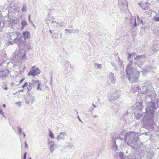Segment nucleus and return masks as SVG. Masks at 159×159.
I'll use <instances>...</instances> for the list:
<instances>
[{"mask_svg":"<svg viewBox=\"0 0 159 159\" xmlns=\"http://www.w3.org/2000/svg\"><path fill=\"white\" fill-rule=\"evenodd\" d=\"M126 73L129 81L132 83L136 82L140 75L139 71L137 70L136 68L133 67L132 61L130 62L127 65Z\"/></svg>","mask_w":159,"mask_h":159,"instance_id":"f257e3e1","label":"nucleus"},{"mask_svg":"<svg viewBox=\"0 0 159 159\" xmlns=\"http://www.w3.org/2000/svg\"><path fill=\"white\" fill-rule=\"evenodd\" d=\"M154 102H149L146 109V112L145 113L144 119L149 120L152 123L153 122V119L155 110L156 108L155 107V103Z\"/></svg>","mask_w":159,"mask_h":159,"instance_id":"f03ea898","label":"nucleus"},{"mask_svg":"<svg viewBox=\"0 0 159 159\" xmlns=\"http://www.w3.org/2000/svg\"><path fill=\"white\" fill-rule=\"evenodd\" d=\"M19 34L17 33H9L8 36L10 40H12V42H13L12 44L16 43L17 44L21 49H22L23 47H25L24 45V43L21 39H17V37Z\"/></svg>","mask_w":159,"mask_h":159,"instance_id":"7ed1b4c3","label":"nucleus"},{"mask_svg":"<svg viewBox=\"0 0 159 159\" xmlns=\"http://www.w3.org/2000/svg\"><path fill=\"white\" fill-rule=\"evenodd\" d=\"M138 136L134 132H130L126 133L124 140L125 143L128 145H129L133 142L134 140H137Z\"/></svg>","mask_w":159,"mask_h":159,"instance_id":"20e7f679","label":"nucleus"},{"mask_svg":"<svg viewBox=\"0 0 159 159\" xmlns=\"http://www.w3.org/2000/svg\"><path fill=\"white\" fill-rule=\"evenodd\" d=\"M24 45H25V47H23L22 49L18 47V48H16V52H17L19 55H20V54H23L21 57L22 59L25 60L26 58L25 55L26 52L28 51L30 48L28 45L25 44L24 43Z\"/></svg>","mask_w":159,"mask_h":159,"instance_id":"39448f33","label":"nucleus"},{"mask_svg":"<svg viewBox=\"0 0 159 159\" xmlns=\"http://www.w3.org/2000/svg\"><path fill=\"white\" fill-rule=\"evenodd\" d=\"M18 6V3H15L14 2H11L10 5V9L9 10L8 15L11 16V15L12 17H14L15 14L16 13V9Z\"/></svg>","mask_w":159,"mask_h":159,"instance_id":"423d86ee","label":"nucleus"},{"mask_svg":"<svg viewBox=\"0 0 159 159\" xmlns=\"http://www.w3.org/2000/svg\"><path fill=\"white\" fill-rule=\"evenodd\" d=\"M142 88L141 90V88H140L139 86L137 87V89L138 90H140V92L144 94L147 92V93L148 96L150 97L151 99H152L153 97L155 96V92L153 90L148 91V87L145 86L142 87Z\"/></svg>","mask_w":159,"mask_h":159,"instance_id":"0eeeda50","label":"nucleus"},{"mask_svg":"<svg viewBox=\"0 0 159 159\" xmlns=\"http://www.w3.org/2000/svg\"><path fill=\"white\" fill-rule=\"evenodd\" d=\"M146 57L145 55H138L135 57L134 60V64H137V66L141 68V65L143 64V61L145 60Z\"/></svg>","mask_w":159,"mask_h":159,"instance_id":"6e6552de","label":"nucleus"},{"mask_svg":"<svg viewBox=\"0 0 159 159\" xmlns=\"http://www.w3.org/2000/svg\"><path fill=\"white\" fill-rule=\"evenodd\" d=\"M119 93L116 91L110 92L107 95L108 100L110 102H112L118 99L119 97Z\"/></svg>","mask_w":159,"mask_h":159,"instance_id":"1a4fd4ad","label":"nucleus"},{"mask_svg":"<svg viewBox=\"0 0 159 159\" xmlns=\"http://www.w3.org/2000/svg\"><path fill=\"white\" fill-rule=\"evenodd\" d=\"M34 67L35 66H34L31 68L30 72L28 73V75H32L34 77L36 75L40 74V70L37 67L36 69H34Z\"/></svg>","mask_w":159,"mask_h":159,"instance_id":"9d476101","label":"nucleus"},{"mask_svg":"<svg viewBox=\"0 0 159 159\" xmlns=\"http://www.w3.org/2000/svg\"><path fill=\"white\" fill-rule=\"evenodd\" d=\"M118 7L120 9L123 10L127 6V0H118Z\"/></svg>","mask_w":159,"mask_h":159,"instance_id":"9b49d317","label":"nucleus"},{"mask_svg":"<svg viewBox=\"0 0 159 159\" xmlns=\"http://www.w3.org/2000/svg\"><path fill=\"white\" fill-rule=\"evenodd\" d=\"M67 136L66 132H61L57 136V139L59 141L64 140Z\"/></svg>","mask_w":159,"mask_h":159,"instance_id":"f8f14e48","label":"nucleus"},{"mask_svg":"<svg viewBox=\"0 0 159 159\" xmlns=\"http://www.w3.org/2000/svg\"><path fill=\"white\" fill-rule=\"evenodd\" d=\"M108 77L109 80L111 83L114 84L116 83V79L113 73L111 72H110L108 76Z\"/></svg>","mask_w":159,"mask_h":159,"instance_id":"ddd939ff","label":"nucleus"},{"mask_svg":"<svg viewBox=\"0 0 159 159\" xmlns=\"http://www.w3.org/2000/svg\"><path fill=\"white\" fill-rule=\"evenodd\" d=\"M48 143L49 145V149L51 152L52 153L55 150L54 147L55 143L51 140H49L48 141Z\"/></svg>","mask_w":159,"mask_h":159,"instance_id":"4468645a","label":"nucleus"},{"mask_svg":"<svg viewBox=\"0 0 159 159\" xmlns=\"http://www.w3.org/2000/svg\"><path fill=\"white\" fill-rule=\"evenodd\" d=\"M9 72L7 70H4L0 71V78H5L9 74Z\"/></svg>","mask_w":159,"mask_h":159,"instance_id":"2eb2a0df","label":"nucleus"},{"mask_svg":"<svg viewBox=\"0 0 159 159\" xmlns=\"http://www.w3.org/2000/svg\"><path fill=\"white\" fill-rule=\"evenodd\" d=\"M137 25L136 18L135 17H132L130 20V26L132 29L136 27Z\"/></svg>","mask_w":159,"mask_h":159,"instance_id":"dca6fc26","label":"nucleus"},{"mask_svg":"<svg viewBox=\"0 0 159 159\" xmlns=\"http://www.w3.org/2000/svg\"><path fill=\"white\" fill-rule=\"evenodd\" d=\"M65 31H66V34H69L71 33H78L79 32V30L78 29H70L68 30L66 29Z\"/></svg>","mask_w":159,"mask_h":159,"instance_id":"f3484780","label":"nucleus"},{"mask_svg":"<svg viewBox=\"0 0 159 159\" xmlns=\"http://www.w3.org/2000/svg\"><path fill=\"white\" fill-rule=\"evenodd\" d=\"M112 147L114 150L116 151L118 149V146L116 142V139H113L112 140Z\"/></svg>","mask_w":159,"mask_h":159,"instance_id":"a211bd4d","label":"nucleus"},{"mask_svg":"<svg viewBox=\"0 0 159 159\" xmlns=\"http://www.w3.org/2000/svg\"><path fill=\"white\" fill-rule=\"evenodd\" d=\"M145 115V113L143 114H140V113H138L135 116V117L136 118V119H139L141 118L142 117L143 119V120L144 121H146V120H145L144 119V117L143 116H144Z\"/></svg>","mask_w":159,"mask_h":159,"instance_id":"6ab92c4d","label":"nucleus"},{"mask_svg":"<svg viewBox=\"0 0 159 159\" xmlns=\"http://www.w3.org/2000/svg\"><path fill=\"white\" fill-rule=\"evenodd\" d=\"M25 39H28L30 38V33L28 31H26L23 33Z\"/></svg>","mask_w":159,"mask_h":159,"instance_id":"aec40b11","label":"nucleus"},{"mask_svg":"<svg viewBox=\"0 0 159 159\" xmlns=\"http://www.w3.org/2000/svg\"><path fill=\"white\" fill-rule=\"evenodd\" d=\"M11 16H12L11 15ZM15 16L14 17H12V19H11L9 21V22L10 24V25L11 26L14 25L16 24L17 23V21L16 20H14L13 18L15 17Z\"/></svg>","mask_w":159,"mask_h":159,"instance_id":"412c9836","label":"nucleus"},{"mask_svg":"<svg viewBox=\"0 0 159 159\" xmlns=\"http://www.w3.org/2000/svg\"><path fill=\"white\" fill-rule=\"evenodd\" d=\"M135 105V108L137 110H140L142 108V104L140 102L136 103Z\"/></svg>","mask_w":159,"mask_h":159,"instance_id":"4be33fe9","label":"nucleus"},{"mask_svg":"<svg viewBox=\"0 0 159 159\" xmlns=\"http://www.w3.org/2000/svg\"><path fill=\"white\" fill-rule=\"evenodd\" d=\"M150 5V3L146 2L143 6H141V7L144 10H147L149 8V7Z\"/></svg>","mask_w":159,"mask_h":159,"instance_id":"5701e85b","label":"nucleus"},{"mask_svg":"<svg viewBox=\"0 0 159 159\" xmlns=\"http://www.w3.org/2000/svg\"><path fill=\"white\" fill-rule=\"evenodd\" d=\"M27 10V7L26 4L25 3H23V7L21 11L23 12H26Z\"/></svg>","mask_w":159,"mask_h":159,"instance_id":"b1692460","label":"nucleus"},{"mask_svg":"<svg viewBox=\"0 0 159 159\" xmlns=\"http://www.w3.org/2000/svg\"><path fill=\"white\" fill-rule=\"evenodd\" d=\"M145 19V18L144 17H140V19L139 21L141 24L144 25L146 23Z\"/></svg>","mask_w":159,"mask_h":159,"instance_id":"393cba45","label":"nucleus"},{"mask_svg":"<svg viewBox=\"0 0 159 159\" xmlns=\"http://www.w3.org/2000/svg\"><path fill=\"white\" fill-rule=\"evenodd\" d=\"M153 20L155 22L159 21V17L156 14V15L153 17Z\"/></svg>","mask_w":159,"mask_h":159,"instance_id":"a878e982","label":"nucleus"},{"mask_svg":"<svg viewBox=\"0 0 159 159\" xmlns=\"http://www.w3.org/2000/svg\"><path fill=\"white\" fill-rule=\"evenodd\" d=\"M95 66L96 68H98L99 69H101V64H98V63H95Z\"/></svg>","mask_w":159,"mask_h":159,"instance_id":"bb28decb","label":"nucleus"},{"mask_svg":"<svg viewBox=\"0 0 159 159\" xmlns=\"http://www.w3.org/2000/svg\"><path fill=\"white\" fill-rule=\"evenodd\" d=\"M148 72L152 71L153 72V67L152 66H148L146 68Z\"/></svg>","mask_w":159,"mask_h":159,"instance_id":"cd10ccee","label":"nucleus"},{"mask_svg":"<svg viewBox=\"0 0 159 159\" xmlns=\"http://www.w3.org/2000/svg\"><path fill=\"white\" fill-rule=\"evenodd\" d=\"M49 137L52 139H54V135L52 132L51 131L49 130Z\"/></svg>","mask_w":159,"mask_h":159,"instance_id":"c85d7f7f","label":"nucleus"},{"mask_svg":"<svg viewBox=\"0 0 159 159\" xmlns=\"http://www.w3.org/2000/svg\"><path fill=\"white\" fill-rule=\"evenodd\" d=\"M27 24V23L26 21H23L21 22V25H22V28H23Z\"/></svg>","mask_w":159,"mask_h":159,"instance_id":"c756f323","label":"nucleus"},{"mask_svg":"<svg viewBox=\"0 0 159 159\" xmlns=\"http://www.w3.org/2000/svg\"><path fill=\"white\" fill-rule=\"evenodd\" d=\"M17 128L18 129V131L19 133V134L21 135V131L22 130V129L21 128L20 126L19 125L18 126Z\"/></svg>","mask_w":159,"mask_h":159,"instance_id":"7c9ffc66","label":"nucleus"},{"mask_svg":"<svg viewBox=\"0 0 159 159\" xmlns=\"http://www.w3.org/2000/svg\"><path fill=\"white\" fill-rule=\"evenodd\" d=\"M119 61L118 62V64L120 67H124V65L123 62L120 60V58L119 57Z\"/></svg>","mask_w":159,"mask_h":159,"instance_id":"2f4dec72","label":"nucleus"},{"mask_svg":"<svg viewBox=\"0 0 159 159\" xmlns=\"http://www.w3.org/2000/svg\"><path fill=\"white\" fill-rule=\"evenodd\" d=\"M35 101V98L34 97H32L30 100V101L31 104H32Z\"/></svg>","mask_w":159,"mask_h":159,"instance_id":"473e14b6","label":"nucleus"},{"mask_svg":"<svg viewBox=\"0 0 159 159\" xmlns=\"http://www.w3.org/2000/svg\"><path fill=\"white\" fill-rule=\"evenodd\" d=\"M124 153L122 152H120L119 153V157L121 159H123L124 157Z\"/></svg>","mask_w":159,"mask_h":159,"instance_id":"72a5a7b5","label":"nucleus"},{"mask_svg":"<svg viewBox=\"0 0 159 159\" xmlns=\"http://www.w3.org/2000/svg\"><path fill=\"white\" fill-rule=\"evenodd\" d=\"M32 82L34 83V84H38V83H40V82H39V80H33Z\"/></svg>","mask_w":159,"mask_h":159,"instance_id":"f704fd0d","label":"nucleus"},{"mask_svg":"<svg viewBox=\"0 0 159 159\" xmlns=\"http://www.w3.org/2000/svg\"><path fill=\"white\" fill-rule=\"evenodd\" d=\"M147 72H148L147 71V70L146 68L145 69H142V72L143 74L144 75L146 74Z\"/></svg>","mask_w":159,"mask_h":159,"instance_id":"c9c22d12","label":"nucleus"},{"mask_svg":"<svg viewBox=\"0 0 159 159\" xmlns=\"http://www.w3.org/2000/svg\"><path fill=\"white\" fill-rule=\"evenodd\" d=\"M4 25V22L3 21H0V28H2Z\"/></svg>","mask_w":159,"mask_h":159,"instance_id":"e433bc0d","label":"nucleus"},{"mask_svg":"<svg viewBox=\"0 0 159 159\" xmlns=\"http://www.w3.org/2000/svg\"><path fill=\"white\" fill-rule=\"evenodd\" d=\"M15 104L17 105L19 107H20L22 105L21 102L20 101L15 102Z\"/></svg>","mask_w":159,"mask_h":159,"instance_id":"4c0bfd02","label":"nucleus"},{"mask_svg":"<svg viewBox=\"0 0 159 159\" xmlns=\"http://www.w3.org/2000/svg\"><path fill=\"white\" fill-rule=\"evenodd\" d=\"M34 85V83L32 82V81H31L29 83V87L31 88Z\"/></svg>","mask_w":159,"mask_h":159,"instance_id":"58836bf2","label":"nucleus"},{"mask_svg":"<svg viewBox=\"0 0 159 159\" xmlns=\"http://www.w3.org/2000/svg\"><path fill=\"white\" fill-rule=\"evenodd\" d=\"M38 87H37V90H40V91L41 90V87H40V83H38Z\"/></svg>","mask_w":159,"mask_h":159,"instance_id":"ea45409f","label":"nucleus"},{"mask_svg":"<svg viewBox=\"0 0 159 159\" xmlns=\"http://www.w3.org/2000/svg\"><path fill=\"white\" fill-rule=\"evenodd\" d=\"M119 107V105H117L116 106H113V107L112 108L113 109H115L116 110H117V109H118V107Z\"/></svg>","mask_w":159,"mask_h":159,"instance_id":"a19ab883","label":"nucleus"},{"mask_svg":"<svg viewBox=\"0 0 159 159\" xmlns=\"http://www.w3.org/2000/svg\"><path fill=\"white\" fill-rule=\"evenodd\" d=\"M70 144L69 143H66V144L64 145V147L66 148H68L70 147Z\"/></svg>","mask_w":159,"mask_h":159,"instance_id":"79ce46f5","label":"nucleus"},{"mask_svg":"<svg viewBox=\"0 0 159 159\" xmlns=\"http://www.w3.org/2000/svg\"><path fill=\"white\" fill-rule=\"evenodd\" d=\"M28 84L27 82H26L22 86V88H24L28 86Z\"/></svg>","mask_w":159,"mask_h":159,"instance_id":"37998d69","label":"nucleus"},{"mask_svg":"<svg viewBox=\"0 0 159 159\" xmlns=\"http://www.w3.org/2000/svg\"><path fill=\"white\" fill-rule=\"evenodd\" d=\"M148 156L150 155V157L152 158V157L154 156L153 154L151 153L150 152H148Z\"/></svg>","mask_w":159,"mask_h":159,"instance_id":"c03bdc74","label":"nucleus"},{"mask_svg":"<svg viewBox=\"0 0 159 159\" xmlns=\"http://www.w3.org/2000/svg\"><path fill=\"white\" fill-rule=\"evenodd\" d=\"M65 64H66L67 66H70V67H71V66L70 63V62H68V61H66L65 62Z\"/></svg>","mask_w":159,"mask_h":159,"instance_id":"a18cd8bd","label":"nucleus"},{"mask_svg":"<svg viewBox=\"0 0 159 159\" xmlns=\"http://www.w3.org/2000/svg\"><path fill=\"white\" fill-rule=\"evenodd\" d=\"M26 154H27V152H25L24 153V157H23V159H26Z\"/></svg>","mask_w":159,"mask_h":159,"instance_id":"49530a36","label":"nucleus"},{"mask_svg":"<svg viewBox=\"0 0 159 159\" xmlns=\"http://www.w3.org/2000/svg\"><path fill=\"white\" fill-rule=\"evenodd\" d=\"M25 147L26 148H28V145L27 143H26V141H25Z\"/></svg>","mask_w":159,"mask_h":159,"instance_id":"de8ad7c7","label":"nucleus"},{"mask_svg":"<svg viewBox=\"0 0 159 159\" xmlns=\"http://www.w3.org/2000/svg\"><path fill=\"white\" fill-rule=\"evenodd\" d=\"M30 101H28V100H26L25 101V102L26 104H29V103H30Z\"/></svg>","mask_w":159,"mask_h":159,"instance_id":"09e8293b","label":"nucleus"},{"mask_svg":"<svg viewBox=\"0 0 159 159\" xmlns=\"http://www.w3.org/2000/svg\"><path fill=\"white\" fill-rule=\"evenodd\" d=\"M2 88L5 90H7V87L6 85H5L4 86H3Z\"/></svg>","mask_w":159,"mask_h":159,"instance_id":"8fccbe9b","label":"nucleus"},{"mask_svg":"<svg viewBox=\"0 0 159 159\" xmlns=\"http://www.w3.org/2000/svg\"><path fill=\"white\" fill-rule=\"evenodd\" d=\"M128 58H129L131 57V54L130 53H128Z\"/></svg>","mask_w":159,"mask_h":159,"instance_id":"3c124183","label":"nucleus"},{"mask_svg":"<svg viewBox=\"0 0 159 159\" xmlns=\"http://www.w3.org/2000/svg\"><path fill=\"white\" fill-rule=\"evenodd\" d=\"M31 90V88L29 87L28 88V91H30Z\"/></svg>","mask_w":159,"mask_h":159,"instance_id":"603ef678","label":"nucleus"},{"mask_svg":"<svg viewBox=\"0 0 159 159\" xmlns=\"http://www.w3.org/2000/svg\"><path fill=\"white\" fill-rule=\"evenodd\" d=\"M24 79H22L20 81V83H21V82H22L24 80Z\"/></svg>","mask_w":159,"mask_h":159,"instance_id":"864d4df0","label":"nucleus"},{"mask_svg":"<svg viewBox=\"0 0 159 159\" xmlns=\"http://www.w3.org/2000/svg\"><path fill=\"white\" fill-rule=\"evenodd\" d=\"M93 106L94 108L97 107V106L96 105H95L94 104H93Z\"/></svg>","mask_w":159,"mask_h":159,"instance_id":"5fc2aeb1","label":"nucleus"},{"mask_svg":"<svg viewBox=\"0 0 159 159\" xmlns=\"http://www.w3.org/2000/svg\"><path fill=\"white\" fill-rule=\"evenodd\" d=\"M98 116H97L96 115H95L94 116H93V117L94 118H96L97 117H98Z\"/></svg>","mask_w":159,"mask_h":159,"instance_id":"6e6d98bb","label":"nucleus"},{"mask_svg":"<svg viewBox=\"0 0 159 159\" xmlns=\"http://www.w3.org/2000/svg\"><path fill=\"white\" fill-rule=\"evenodd\" d=\"M68 27L70 28H72L73 27V26L71 25H69L68 26Z\"/></svg>","mask_w":159,"mask_h":159,"instance_id":"4d7b16f0","label":"nucleus"},{"mask_svg":"<svg viewBox=\"0 0 159 159\" xmlns=\"http://www.w3.org/2000/svg\"><path fill=\"white\" fill-rule=\"evenodd\" d=\"M94 109L93 108H92V109L90 110V111H91V112H93V111H94Z\"/></svg>","mask_w":159,"mask_h":159,"instance_id":"13d9d810","label":"nucleus"},{"mask_svg":"<svg viewBox=\"0 0 159 159\" xmlns=\"http://www.w3.org/2000/svg\"><path fill=\"white\" fill-rule=\"evenodd\" d=\"M137 18L138 20H139L140 18H139V17L138 16H137Z\"/></svg>","mask_w":159,"mask_h":159,"instance_id":"bf43d9fd","label":"nucleus"},{"mask_svg":"<svg viewBox=\"0 0 159 159\" xmlns=\"http://www.w3.org/2000/svg\"><path fill=\"white\" fill-rule=\"evenodd\" d=\"M22 133L23 134L24 137L25 138V135L23 132H22Z\"/></svg>","mask_w":159,"mask_h":159,"instance_id":"052dcab7","label":"nucleus"},{"mask_svg":"<svg viewBox=\"0 0 159 159\" xmlns=\"http://www.w3.org/2000/svg\"><path fill=\"white\" fill-rule=\"evenodd\" d=\"M2 106L4 108H5L6 107V105L5 104H3Z\"/></svg>","mask_w":159,"mask_h":159,"instance_id":"680f3d73","label":"nucleus"},{"mask_svg":"<svg viewBox=\"0 0 159 159\" xmlns=\"http://www.w3.org/2000/svg\"><path fill=\"white\" fill-rule=\"evenodd\" d=\"M30 15H29V21H30Z\"/></svg>","mask_w":159,"mask_h":159,"instance_id":"e2e57ef3","label":"nucleus"},{"mask_svg":"<svg viewBox=\"0 0 159 159\" xmlns=\"http://www.w3.org/2000/svg\"><path fill=\"white\" fill-rule=\"evenodd\" d=\"M49 32L51 34H52V31L51 30H50Z\"/></svg>","mask_w":159,"mask_h":159,"instance_id":"0e129e2a","label":"nucleus"},{"mask_svg":"<svg viewBox=\"0 0 159 159\" xmlns=\"http://www.w3.org/2000/svg\"><path fill=\"white\" fill-rule=\"evenodd\" d=\"M60 38H62V34H60Z\"/></svg>","mask_w":159,"mask_h":159,"instance_id":"69168bd1","label":"nucleus"},{"mask_svg":"<svg viewBox=\"0 0 159 159\" xmlns=\"http://www.w3.org/2000/svg\"><path fill=\"white\" fill-rule=\"evenodd\" d=\"M75 112H77V114H78V112L77 111V110H75Z\"/></svg>","mask_w":159,"mask_h":159,"instance_id":"338daca9","label":"nucleus"},{"mask_svg":"<svg viewBox=\"0 0 159 159\" xmlns=\"http://www.w3.org/2000/svg\"><path fill=\"white\" fill-rule=\"evenodd\" d=\"M139 6L141 7V4H140V3H139Z\"/></svg>","mask_w":159,"mask_h":159,"instance_id":"774afa93","label":"nucleus"}]
</instances>
